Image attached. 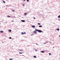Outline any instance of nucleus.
Wrapping results in <instances>:
<instances>
[{
	"instance_id": "obj_1",
	"label": "nucleus",
	"mask_w": 60,
	"mask_h": 60,
	"mask_svg": "<svg viewBox=\"0 0 60 60\" xmlns=\"http://www.w3.org/2000/svg\"><path fill=\"white\" fill-rule=\"evenodd\" d=\"M35 30L37 31H38L39 33H41L42 32V31L41 30H37V29H35Z\"/></svg>"
},
{
	"instance_id": "obj_2",
	"label": "nucleus",
	"mask_w": 60,
	"mask_h": 60,
	"mask_svg": "<svg viewBox=\"0 0 60 60\" xmlns=\"http://www.w3.org/2000/svg\"><path fill=\"white\" fill-rule=\"evenodd\" d=\"M31 26L33 28H34L35 27V26L34 25L32 26Z\"/></svg>"
},
{
	"instance_id": "obj_3",
	"label": "nucleus",
	"mask_w": 60,
	"mask_h": 60,
	"mask_svg": "<svg viewBox=\"0 0 60 60\" xmlns=\"http://www.w3.org/2000/svg\"><path fill=\"white\" fill-rule=\"evenodd\" d=\"M21 21H22V22H25V20H21Z\"/></svg>"
},
{
	"instance_id": "obj_4",
	"label": "nucleus",
	"mask_w": 60,
	"mask_h": 60,
	"mask_svg": "<svg viewBox=\"0 0 60 60\" xmlns=\"http://www.w3.org/2000/svg\"><path fill=\"white\" fill-rule=\"evenodd\" d=\"M34 33H37V32L36 31H34Z\"/></svg>"
},
{
	"instance_id": "obj_5",
	"label": "nucleus",
	"mask_w": 60,
	"mask_h": 60,
	"mask_svg": "<svg viewBox=\"0 0 60 60\" xmlns=\"http://www.w3.org/2000/svg\"><path fill=\"white\" fill-rule=\"evenodd\" d=\"M41 52L42 53H44V51H41Z\"/></svg>"
},
{
	"instance_id": "obj_6",
	"label": "nucleus",
	"mask_w": 60,
	"mask_h": 60,
	"mask_svg": "<svg viewBox=\"0 0 60 60\" xmlns=\"http://www.w3.org/2000/svg\"><path fill=\"white\" fill-rule=\"evenodd\" d=\"M7 16V17H9V18H10V17H11V16H10L9 15H8Z\"/></svg>"
},
{
	"instance_id": "obj_7",
	"label": "nucleus",
	"mask_w": 60,
	"mask_h": 60,
	"mask_svg": "<svg viewBox=\"0 0 60 60\" xmlns=\"http://www.w3.org/2000/svg\"><path fill=\"white\" fill-rule=\"evenodd\" d=\"M39 26V27H42V26L41 25H39V26Z\"/></svg>"
},
{
	"instance_id": "obj_8",
	"label": "nucleus",
	"mask_w": 60,
	"mask_h": 60,
	"mask_svg": "<svg viewBox=\"0 0 60 60\" xmlns=\"http://www.w3.org/2000/svg\"><path fill=\"white\" fill-rule=\"evenodd\" d=\"M0 32L1 33H3L4 32V31H0Z\"/></svg>"
},
{
	"instance_id": "obj_9",
	"label": "nucleus",
	"mask_w": 60,
	"mask_h": 60,
	"mask_svg": "<svg viewBox=\"0 0 60 60\" xmlns=\"http://www.w3.org/2000/svg\"><path fill=\"white\" fill-rule=\"evenodd\" d=\"M24 34L23 33V32H22L21 33V34L22 35H23Z\"/></svg>"
},
{
	"instance_id": "obj_10",
	"label": "nucleus",
	"mask_w": 60,
	"mask_h": 60,
	"mask_svg": "<svg viewBox=\"0 0 60 60\" xmlns=\"http://www.w3.org/2000/svg\"><path fill=\"white\" fill-rule=\"evenodd\" d=\"M56 30H57L59 31V28L56 29Z\"/></svg>"
},
{
	"instance_id": "obj_11",
	"label": "nucleus",
	"mask_w": 60,
	"mask_h": 60,
	"mask_svg": "<svg viewBox=\"0 0 60 60\" xmlns=\"http://www.w3.org/2000/svg\"><path fill=\"white\" fill-rule=\"evenodd\" d=\"M38 25H41V24H40L39 23H38Z\"/></svg>"
},
{
	"instance_id": "obj_12",
	"label": "nucleus",
	"mask_w": 60,
	"mask_h": 60,
	"mask_svg": "<svg viewBox=\"0 0 60 60\" xmlns=\"http://www.w3.org/2000/svg\"><path fill=\"white\" fill-rule=\"evenodd\" d=\"M58 17L59 18H60V15L59 16H58Z\"/></svg>"
},
{
	"instance_id": "obj_13",
	"label": "nucleus",
	"mask_w": 60,
	"mask_h": 60,
	"mask_svg": "<svg viewBox=\"0 0 60 60\" xmlns=\"http://www.w3.org/2000/svg\"><path fill=\"white\" fill-rule=\"evenodd\" d=\"M22 52H19V53L20 54H22Z\"/></svg>"
},
{
	"instance_id": "obj_14",
	"label": "nucleus",
	"mask_w": 60,
	"mask_h": 60,
	"mask_svg": "<svg viewBox=\"0 0 60 60\" xmlns=\"http://www.w3.org/2000/svg\"><path fill=\"white\" fill-rule=\"evenodd\" d=\"M22 5L23 6H25V4H22Z\"/></svg>"
},
{
	"instance_id": "obj_15",
	"label": "nucleus",
	"mask_w": 60,
	"mask_h": 60,
	"mask_svg": "<svg viewBox=\"0 0 60 60\" xmlns=\"http://www.w3.org/2000/svg\"><path fill=\"white\" fill-rule=\"evenodd\" d=\"M34 58H36V56H34Z\"/></svg>"
},
{
	"instance_id": "obj_16",
	"label": "nucleus",
	"mask_w": 60,
	"mask_h": 60,
	"mask_svg": "<svg viewBox=\"0 0 60 60\" xmlns=\"http://www.w3.org/2000/svg\"><path fill=\"white\" fill-rule=\"evenodd\" d=\"M9 32H11V30H9Z\"/></svg>"
},
{
	"instance_id": "obj_17",
	"label": "nucleus",
	"mask_w": 60,
	"mask_h": 60,
	"mask_svg": "<svg viewBox=\"0 0 60 60\" xmlns=\"http://www.w3.org/2000/svg\"><path fill=\"white\" fill-rule=\"evenodd\" d=\"M3 2L4 4H5V1H3Z\"/></svg>"
},
{
	"instance_id": "obj_18",
	"label": "nucleus",
	"mask_w": 60,
	"mask_h": 60,
	"mask_svg": "<svg viewBox=\"0 0 60 60\" xmlns=\"http://www.w3.org/2000/svg\"><path fill=\"white\" fill-rule=\"evenodd\" d=\"M24 34H26V33L25 32H24L23 33Z\"/></svg>"
},
{
	"instance_id": "obj_19",
	"label": "nucleus",
	"mask_w": 60,
	"mask_h": 60,
	"mask_svg": "<svg viewBox=\"0 0 60 60\" xmlns=\"http://www.w3.org/2000/svg\"><path fill=\"white\" fill-rule=\"evenodd\" d=\"M14 10H12V11L13 12H14Z\"/></svg>"
},
{
	"instance_id": "obj_20",
	"label": "nucleus",
	"mask_w": 60,
	"mask_h": 60,
	"mask_svg": "<svg viewBox=\"0 0 60 60\" xmlns=\"http://www.w3.org/2000/svg\"><path fill=\"white\" fill-rule=\"evenodd\" d=\"M27 15V14L26 13H24V15Z\"/></svg>"
},
{
	"instance_id": "obj_21",
	"label": "nucleus",
	"mask_w": 60,
	"mask_h": 60,
	"mask_svg": "<svg viewBox=\"0 0 60 60\" xmlns=\"http://www.w3.org/2000/svg\"><path fill=\"white\" fill-rule=\"evenodd\" d=\"M11 38H12L11 37H9V39H11Z\"/></svg>"
},
{
	"instance_id": "obj_22",
	"label": "nucleus",
	"mask_w": 60,
	"mask_h": 60,
	"mask_svg": "<svg viewBox=\"0 0 60 60\" xmlns=\"http://www.w3.org/2000/svg\"><path fill=\"white\" fill-rule=\"evenodd\" d=\"M29 0H27V2H28V1H29Z\"/></svg>"
},
{
	"instance_id": "obj_23",
	"label": "nucleus",
	"mask_w": 60,
	"mask_h": 60,
	"mask_svg": "<svg viewBox=\"0 0 60 60\" xmlns=\"http://www.w3.org/2000/svg\"><path fill=\"white\" fill-rule=\"evenodd\" d=\"M49 55L50 56L51 55V53H49Z\"/></svg>"
},
{
	"instance_id": "obj_24",
	"label": "nucleus",
	"mask_w": 60,
	"mask_h": 60,
	"mask_svg": "<svg viewBox=\"0 0 60 60\" xmlns=\"http://www.w3.org/2000/svg\"><path fill=\"white\" fill-rule=\"evenodd\" d=\"M47 43H44V44H46Z\"/></svg>"
},
{
	"instance_id": "obj_25",
	"label": "nucleus",
	"mask_w": 60,
	"mask_h": 60,
	"mask_svg": "<svg viewBox=\"0 0 60 60\" xmlns=\"http://www.w3.org/2000/svg\"><path fill=\"white\" fill-rule=\"evenodd\" d=\"M11 22H14V20H13L12 21H11Z\"/></svg>"
},
{
	"instance_id": "obj_26",
	"label": "nucleus",
	"mask_w": 60,
	"mask_h": 60,
	"mask_svg": "<svg viewBox=\"0 0 60 60\" xmlns=\"http://www.w3.org/2000/svg\"><path fill=\"white\" fill-rule=\"evenodd\" d=\"M10 60H12V59H10Z\"/></svg>"
},
{
	"instance_id": "obj_27",
	"label": "nucleus",
	"mask_w": 60,
	"mask_h": 60,
	"mask_svg": "<svg viewBox=\"0 0 60 60\" xmlns=\"http://www.w3.org/2000/svg\"><path fill=\"white\" fill-rule=\"evenodd\" d=\"M34 19H35V18L34 17Z\"/></svg>"
},
{
	"instance_id": "obj_28",
	"label": "nucleus",
	"mask_w": 60,
	"mask_h": 60,
	"mask_svg": "<svg viewBox=\"0 0 60 60\" xmlns=\"http://www.w3.org/2000/svg\"><path fill=\"white\" fill-rule=\"evenodd\" d=\"M23 1H25V0H23Z\"/></svg>"
},
{
	"instance_id": "obj_29",
	"label": "nucleus",
	"mask_w": 60,
	"mask_h": 60,
	"mask_svg": "<svg viewBox=\"0 0 60 60\" xmlns=\"http://www.w3.org/2000/svg\"><path fill=\"white\" fill-rule=\"evenodd\" d=\"M4 43L3 42H2V43Z\"/></svg>"
},
{
	"instance_id": "obj_30",
	"label": "nucleus",
	"mask_w": 60,
	"mask_h": 60,
	"mask_svg": "<svg viewBox=\"0 0 60 60\" xmlns=\"http://www.w3.org/2000/svg\"><path fill=\"white\" fill-rule=\"evenodd\" d=\"M59 37H60V35H59Z\"/></svg>"
}]
</instances>
